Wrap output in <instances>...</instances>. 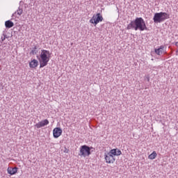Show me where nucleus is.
Listing matches in <instances>:
<instances>
[{
  "label": "nucleus",
  "instance_id": "16",
  "mask_svg": "<svg viewBox=\"0 0 178 178\" xmlns=\"http://www.w3.org/2000/svg\"><path fill=\"white\" fill-rule=\"evenodd\" d=\"M176 47H177V49L176 51V55H178V42L175 43Z\"/></svg>",
  "mask_w": 178,
  "mask_h": 178
},
{
  "label": "nucleus",
  "instance_id": "9",
  "mask_svg": "<svg viewBox=\"0 0 178 178\" xmlns=\"http://www.w3.org/2000/svg\"><path fill=\"white\" fill-rule=\"evenodd\" d=\"M47 124H49V121L48 120H44L37 123L35 125V127H36V129H41V127L47 126Z\"/></svg>",
  "mask_w": 178,
  "mask_h": 178
},
{
  "label": "nucleus",
  "instance_id": "14",
  "mask_svg": "<svg viewBox=\"0 0 178 178\" xmlns=\"http://www.w3.org/2000/svg\"><path fill=\"white\" fill-rule=\"evenodd\" d=\"M156 152L154 151L150 155H149V159H155L156 158Z\"/></svg>",
  "mask_w": 178,
  "mask_h": 178
},
{
  "label": "nucleus",
  "instance_id": "11",
  "mask_svg": "<svg viewBox=\"0 0 178 178\" xmlns=\"http://www.w3.org/2000/svg\"><path fill=\"white\" fill-rule=\"evenodd\" d=\"M38 66V60L33 59L29 63V67L32 69H35Z\"/></svg>",
  "mask_w": 178,
  "mask_h": 178
},
{
  "label": "nucleus",
  "instance_id": "8",
  "mask_svg": "<svg viewBox=\"0 0 178 178\" xmlns=\"http://www.w3.org/2000/svg\"><path fill=\"white\" fill-rule=\"evenodd\" d=\"M62 133L63 131L60 127L54 128L53 130V136L54 138H58V137H60V136H62Z\"/></svg>",
  "mask_w": 178,
  "mask_h": 178
},
{
  "label": "nucleus",
  "instance_id": "10",
  "mask_svg": "<svg viewBox=\"0 0 178 178\" xmlns=\"http://www.w3.org/2000/svg\"><path fill=\"white\" fill-rule=\"evenodd\" d=\"M7 172L8 175L13 176V175H16V173H17V168H8L7 169Z\"/></svg>",
  "mask_w": 178,
  "mask_h": 178
},
{
  "label": "nucleus",
  "instance_id": "3",
  "mask_svg": "<svg viewBox=\"0 0 178 178\" xmlns=\"http://www.w3.org/2000/svg\"><path fill=\"white\" fill-rule=\"evenodd\" d=\"M40 62V67H45L51 58V53L48 50L42 49L40 56H37Z\"/></svg>",
  "mask_w": 178,
  "mask_h": 178
},
{
  "label": "nucleus",
  "instance_id": "15",
  "mask_svg": "<svg viewBox=\"0 0 178 178\" xmlns=\"http://www.w3.org/2000/svg\"><path fill=\"white\" fill-rule=\"evenodd\" d=\"M37 46H35L33 49H32V50H31V54H32V55H35V54H37Z\"/></svg>",
  "mask_w": 178,
  "mask_h": 178
},
{
  "label": "nucleus",
  "instance_id": "1",
  "mask_svg": "<svg viewBox=\"0 0 178 178\" xmlns=\"http://www.w3.org/2000/svg\"><path fill=\"white\" fill-rule=\"evenodd\" d=\"M127 30H135V31H137L138 30L140 31L148 30L145 21H144L143 17H136L134 20L131 21L127 25Z\"/></svg>",
  "mask_w": 178,
  "mask_h": 178
},
{
  "label": "nucleus",
  "instance_id": "4",
  "mask_svg": "<svg viewBox=\"0 0 178 178\" xmlns=\"http://www.w3.org/2000/svg\"><path fill=\"white\" fill-rule=\"evenodd\" d=\"M169 14L163 12L156 13L153 17L154 23H161V22H165L167 19H169Z\"/></svg>",
  "mask_w": 178,
  "mask_h": 178
},
{
  "label": "nucleus",
  "instance_id": "2",
  "mask_svg": "<svg viewBox=\"0 0 178 178\" xmlns=\"http://www.w3.org/2000/svg\"><path fill=\"white\" fill-rule=\"evenodd\" d=\"M122 155V151L118 148L112 149L109 152L104 154V159L106 163H114L116 159L115 156H120Z\"/></svg>",
  "mask_w": 178,
  "mask_h": 178
},
{
  "label": "nucleus",
  "instance_id": "6",
  "mask_svg": "<svg viewBox=\"0 0 178 178\" xmlns=\"http://www.w3.org/2000/svg\"><path fill=\"white\" fill-rule=\"evenodd\" d=\"M104 20V17L100 13H97L96 15H94L90 19V23L92 24H98V23L102 22Z\"/></svg>",
  "mask_w": 178,
  "mask_h": 178
},
{
  "label": "nucleus",
  "instance_id": "7",
  "mask_svg": "<svg viewBox=\"0 0 178 178\" xmlns=\"http://www.w3.org/2000/svg\"><path fill=\"white\" fill-rule=\"evenodd\" d=\"M154 54L156 55H163V54H166V50H165V45H161L158 49H154Z\"/></svg>",
  "mask_w": 178,
  "mask_h": 178
},
{
  "label": "nucleus",
  "instance_id": "5",
  "mask_svg": "<svg viewBox=\"0 0 178 178\" xmlns=\"http://www.w3.org/2000/svg\"><path fill=\"white\" fill-rule=\"evenodd\" d=\"M79 156H83L86 158V156H90L91 155V147L84 145L81 147L79 153Z\"/></svg>",
  "mask_w": 178,
  "mask_h": 178
},
{
  "label": "nucleus",
  "instance_id": "12",
  "mask_svg": "<svg viewBox=\"0 0 178 178\" xmlns=\"http://www.w3.org/2000/svg\"><path fill=\"white\" fill-rule=\"evenodd\" d=\"M22 13H23V9L19 8L18 10H17L15 13L13 14L12 17H17L18 16H21Z\"/></svg>",
  "mask_w": 178,
  "mask_h": 178
},
{
  "label": "nucleus",
  "instance_id": "17",
  "mask_svg": "<svg viewBox=\"0 0 178 178\" xmlns=\"http://www.w3.org/2000/svg\"><path fill=\"white\" fill-rule=\"evenodd\" d=\"M6 38V36L5 35H4L3 38L1 37V42H2L3 41H5Z\"/></svg>",
  "mask_w": 178,
  "mask_h": 178
},
{
  "label": "nucleus",
  "instance_id": "13",
  "mask_svg": "<svg viewBox=\"0 0 178 178\" xmlns=\"http://www.w3.org/2000/svg\"><path fill=\"white\" fill-rule=\"evenodd\" d=\"M5 26L6 27V29H12V27H13V26H15V24L13 23V22L10 21V20H8V21H6Z\"/></svg>",
  "mask_w": 178,
  "mask_h": 178
}]
</instances>
